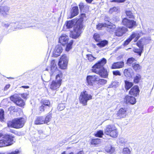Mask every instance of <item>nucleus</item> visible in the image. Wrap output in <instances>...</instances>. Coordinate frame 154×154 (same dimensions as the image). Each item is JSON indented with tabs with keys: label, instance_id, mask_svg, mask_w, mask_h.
Instances as JSON below:
<instances>
[{
	"label": "nucleus",
	"instance_id": "obj_60",
	"mask_svg": "<svg viewBox=\"0 0 154 154\" xmlns=\"http://www.w3.org/2000/svg\"><path fill=\"white\" fill-rule=\"evenodd\" d=\"M38 134L40 136L42 135L43 134L42 131L41 130H39L38 131Z\"/></svg>",
	"mask_w": 154,
	"mask_h": 154
},
{
	"label": "nucleus",
	"instance_id": "obj_9",
	"mask_svg": "<svg viewBox=\"0 0 154 154\" xmlns=\"http://www.w3.org/2000/svg\"><path fill=\"white\" fill-rule=\"evenodd\" d=\"M87 82L90 86H93L95 84L96 82H98L99 78L97 75H88L86 78Z\"/></svg>",
	"mask_w": 154,
	"mask_h": 154
},
{
	"label": "nucleus",
	"instance_id": "obj_43",
	"mask_svg": "<svg viewBox=\"0 0 154 154\" xmlns=\"http://www.w3.org/2000/svg\"><path fill=\"white\" fill-rule=\"evenodd\" d=\"M106 26V23H99L97 25V29L98 30H101L103 27H105Z\"/></svg>",
	"mask_w": 154,
	"mask_h": 154
},
{
	"label": "nucleus",
	"instance_id": "obj_16",
	"mask_svg": "<svg viewBox=\"0 0 154 154\" xmlns=\"http://www.w3.org/2000/svg\"><path fill=\"white\" fill-rule=\"evenodd\" d=\"M69 38L65 34H62L59 38V42L62 45H64L68 42Z\"/></svg>",
	"mask_w": 154,
	"mask_h": 154
},
{
	"label": "nucleus",
	"instance_id": "obj_48",
	"mask_svg": "<svg viewBox=\"0 0 154 154\" xmlns=\"http://www.w3.org/2000/svg\"><path fill=\"white\" fill-rule=\"evenodd\" d=\"M142 40L144 42V44H147L150 43L151 39L150 37H148L146 38L142 39Z\"/></svg>",
	"mask_w": 154,
	"mask_h": 154
},
{
	"label": "nucleus",
	"instance_id": "obj_24",
	"mask_svg": "<svg viewBox=\"0 0 154 154\" xmlns=\"http://www.w3.org/2000/svg\"><path fill=\"white\" fill-rule=\"evenodd\" d=\"M63 79V74L60 72L57 74L56 76L55 80H54L61 85Z\"/></svg>",
	"mask_w": 154,
	"mask_h": 154
},
{
	"label": "nucleus",
	"instance_id": "obj_18",
	"mask_svg": "<svg viewBox=\"0 0 154 154\" xmlns=\"http://www.w3.org/2000/svg\"><path fill=\"white\" fill-rule=\"evenodd\" d=\"M51 67L50 72L51 77V78L54 75H55V72L56 71L57 66L55 61L54 60H53L51 62Z\"/></svg>",
	"mask_w": 154,
	"mask_h": 154
},
{
	"label": "nucleus",
	"instance_id": "obj_36",
	"mask_svg": "<svg viewBox=\"0 0 154 154\" xmlns=\"http://www.w3.org/2000/svg\"><path fill=\"white\" fill-rule=\"evenodd\" d=\"M73 44V41L72 40L70 41L66 45V51H69L72 48V45Z\"/></svg>",
	"mask_w": 154,
	"mask_h": 154
},
{
	"label": "nucleus",
	"instance_id": "obj_19",
	"mask_svg": "<svg viewBox=\"0 0 154 154\" xmlns=\"http://www.w3.org/2000/svg\"><path fill=\"white\" fill-rule=\"evenodd\" d=\"M139 88L137 86H134L129 91V94L131 95L137 96L139 94Z\"/></svg>",
	"mask_w": 154,
	"mask_h": 154
},
{
	"label": "nucleus",
	"instance_id": "obj_58",
	"mask_svg": "<svg viewBox=\"0 0 154 154\" xmlns=\"http://www.w3.org/2000/svg\"><path fill=\"white\" fill-rule=\"evenodd\" d=\"M137 45L138 46L139 48L140 49H143V45L140 44H139L138 43H137Z\"/></svg>",
	"mask_w": 154,
	"mask_h": 154
},
{
	"label": "nucleus",
	"instance_id": "obj_59",
	"mask_svg": "<svg viewBox=\"0 0 154 154\" xmlns=\"http://www.w3.org/2000/svg\"><path fill=\"white\" fill-rule=\"evenodd\" d=\"M104 20L105 21L109 22L110 21V19L108 16H105Z\"/></svg>",
	"mask_w": 154,
	"mask_h": 154
},
{
	"label": "nucleus",
	"instance_id": "obj_34",
	"mask_svg": "<svg viewBox=\"0 0 154 154\" xmlns=\"http://www.w3.org/2000/svg\"><path fill=\"white\" fill-rule=\"evenodd\" d=\"M141 76L140 74H137L134 78V82L136 83H138L141 80Z\"/></svg>",
	"mask_w": 154,
	"mask_h": 154
},
{
	"label": "nucleus",
	"instance_id": "obj_3",
	"mask_svg": "<svg viewBox=\"0 0 154 154\" xmlns=\"http://www.w3.org/2000/svg\"><path fill=\"white\" fill-rule=\"evenodd\" d=\"M25 123L24 119L20 118L14 119L12 121H9L8 125L9 127L16 128H19L22 127Z\"/></svg>",
	"mask_w": 154,
	"mask_h": 154
},
{
	"label": "nucleus",
	"instance_id": "obj_6",
	"mask_svg": "<svg viewBox=\"0 0 154 154\" xmlns=\"http://www.w3.org/2000/svg\"><path fill=\"white\" fill-rule=\"evenodd\" d=\"M143 33L141 31L133 32L130 36V37L125 41L124 43V45L125 46L128 45L131 40L133 38H134V42H136L139 38L141 36L143 35Z\"/></svg>",
	"mask_w": 154,
	"mask_h": 154
},
{
	"label": "nucleus",
	"instance_id": "obj_14",
	"mask_svg": "<svg viewBox=\"0 0 154 154\" xmlns=\"http://www.w3.org/2000/svg\"><path fill=\"white\" fill-rule=\"evenodd\" d=\"M9 8L7 6L0 7V14L3 16H6L9 14Z\"/></svg>",
	"mask_w": 154,
	"mask_h": 154
},
{
	"label": "nucleus",
	"instance_id": "obj_51",
	"mask_svg": "<svg viewBox=\"0 0 154 154\" xmlns=\"http://www.w3.org/2000/svg\"><path fill=\"white\" fill-rule=\"evenodd\" d=\"M99 82L101 85H104L106 83L107 81L106 80L104 79H99Z\"/></svg>",
	"mask_w": 154,
	"mask_h": 154
},
{
	"label": "nucleus",
	"instance_id": "obj_41",
	"mask_svg": "<svg viewBox=\"0 0 154 154\" xmlns=\"http://www.w3.org/2000/svg\"><path fill=\"white\" fill-rule=\"evenodd\" d=\"M42 105H43V106H44V107L45 106H50L51 105L49 101L47 100H42Z\"/></svg>",
	"mask_w": 154,
	"mask_h": 154
},
{
	"label": "nucleus",
	"instance_id": "obj_1",
	"mask_svg": "<svg viewBox=\"0 0 154 154\" xmlns=\"http://www.w3.org/2000/svg\"><path fill=\"white\" fill-rule=\"evenodd\" d=\"M106 63V59L103 58L92 67V72L99 75L101 77L106 78L108 76V72L107 70L103 67Z\"/></svg>",
	"mask_w": 154,
	"mask_h": 154
},
{
	"label": "nucleus",
	"instance_id": "obj_62",
	"mask_svg": "<svg viewBox=\"0 0 154 154\" xmlns=\"http://www.w3.org/2000/svg\"><path fill=\"white\" fill-rule=\"evenodd\" d=\"M44 107V106H43V105H42L40 108V111H44V109L43 108Z\"/></svg>",
	"mask_w": 154,
	"mask_h": 154
},
{
	"label": "nucleus",
	"instance_id": "obj_47",
	"mask_svg": "<svg viewBox=\"0 0 154 154\" xmlns=\"http://www.w3.org/2000/svg\"><path fill=\"white\" fill-rule=\"evenodd\" d=\"M65 107L64 104H60L58 106L57 109L59 111H61L63 110Z\"/></svg>",
	"mask_w": 154,
	"mask_h": 154
},
{
	"label": "nucleus",
	"instance_id": "obj_4",
	"mask_svg": "<svg viewBox=\"0 0 154 154\" xmlns=\"http://www.w3.org/2000/svg\"><path fill=\"white\" fill-rule=\"evenodd\" d=\"M104 133L106 134L109 135L112 137L116 138L118 136L119 132L115 126L108 125L106 126L104 130Z\"/></svg>",
	"mask_w": 154,
	"mask_h": 154
},
{
	"label": "nucleus",
	"instance_id": "obj_56",
	"mask_svg": "<svg viewBox=\"0 0 154 154\" xmlns=\"http://www.w3.org/2000/svg\"><path fill=\"white\" fill-rule=\"evenodd\" d=\"M9 109L10 111H13V112H15L16 110V109L14 106H11Z\"/></svg>",
	"mask_w": 154,
	"mask_h": 154
},
{
	"label": "nucleus",
	"instance_id": "obj_53",
	"mask_svg": "<svg viewBox=\"0 0 154 154\" xmlns=\"http://www.w3.org/2000/svg\"><path fill=\"white\" fill-rule=\"evenodd\" d=\"M125 0H110V2L116 3H122L125 2Z\"/></svg>",
	"mask_w": 154,
	"mask_h": 154
},
{
	"label": "nucleus",
	"instance_id": "obj_54",
	"mask_svg": "<svg viewBox=\"0 0 154 154\" xmlns=\"http://www.w3.org/2000/svg\"><path fill=\"white\" fill-rule=\"evenodd\" d=\"M19 153V151L18 149H16L14 151L11 152H8L7 154H17Z\"/></svg>",
	"mask_w": 154,
	"mask_h": 154
},
{
	"label": "nucleus",
	"instance_id": "obj_10",
	"mask_svg": "<svg viewBox=\"0 0 154 154\" xmlns=\"http://www.w3.org/2000/svg\"><path fill=\"white\" fill-rule=\"evenodd\" d=\"M10 99L19 106H23L25 105V103L23 100L20 97L15 95L11 96L10 97Z\"/></svg>",
	"mask_w": 154,
	"mask_h": 154
},
{
	"label": "nucleus",
	"instance_id": "obj_27",
	"mask_svg": "<svg viewBox=\"0 0 154 154\" xmlns=\"http://www.w3.org/2000/svg\"><path fill=\"white\" fill-rule=\"evenodd\" d=\"M99 43L97 44V45L100 48H103L105 47L108 44V42L106 40L100 41Z\"/></svg>",
	"mask_w": 154,
	"mask_h": 154
},
{
	"label": "nucleus",
	"instance_id": "obj_23",
	"mask_svg": "<svg viewBox=\"0 0 154 154\" xmlns=\"http://www.w3.org/2000/svg\"><path fill=\"white\" fill-rule=\"evenodd\" d=\"M44 122V118L42 116L37 117L35 121V124L36 125L45 124Z\"/></svg>",
	"mask_w": 154,
	"mask_h": 154
},
{
	"label": "nucleus",
	"instance_id": "obj_11",
	"mask_svg": "<svg viewBox=\"0 0 154 154\" xmlns=\"http://www.w3.org/2000/svg\"><path fill=\"white\" fill-rule=\"evenodd\" d=\"M82 25L81 23L77 24L74 29V32L72 35V38H76L80 35L82 32Z\"/></svg>",
	"mask_w": 154,
	"mask_h": 154
},
{
	"label": "nucleus",
	"instance_id": "obj_17",
	"mask_svg": "<svg viewBox=\"0 0 154 154\" xmlns=\"http://www.w3.org/2000/svg\"><path fill=\"white\" fill-rule=\"evenodd\" d=\"M124 101L127 104L129 103L131 104H134L136 103V99L134 97L128 95L125 98Z\"/></svg>",
	"mask_w": 154,
	"mask_h": 154
},
{
	"label": "nucleus",
	"instance_id": "obj_33",
	"mask_svg": "<svg viewBox=\"0 0 154 154\" xmlns=\"http://www.w3.org/2000/svg\"><path fill=\"white\" fill-rule=\"evenodd\" d=\"M125 13L127 16L129 18H134V15L131 11L126 10L125 11Z\"/></svg>",
	"mask_w": 154,
	"mask_h": 154
},
{
	"label": "nucleus",
	"instance_id": "obj_2",
	"mask_svg": "<svg viewBox=\"0 0 154 154\" xmlns=\"http://www.w3.org/2000/svg\"><path fill=\"white\" fill-rule=\"evenodd\" d=\"M14 136L11 134H5L2 139L0 140V147L9 146L15 142L13 138Z\"/></svg>",
	"mask_w": 154,
	"mask_h": 154
},
{
	"label": "nucleus",
	"instance_id": "obj_50",
	"mask_svg": "<svg viewBox=\"0 0 154 154\" xmlns=\"http://www.w3.org/2000/svg\"><path fill=\"white\" fill-rule=\"evenodd\" d=\"M4 111L3 110H1L0 112V119L1 120H3L4 117Z\"/></svg>",
	"mask_w": 154,
	"mask_h": 154
},
{
	"label": "nucleus",
	"instance_id": "obj_26",
	"mask_svg": "<svg viewBox=\"0 0 154 154\" xmlns=\"http://www.w3.org/2000/svg\"><path fill=\"white\" fill-rule=\"evenodd\" d=\"M74 23V22L72 20L67 21L65 24L64 28H65L66 27L67 29L71 28L73 26Z\"/></svg>",
	"mask_w": 154,
	"mask_h": 154
},
{
	"label": "nucleus",
	"instance_id": "obj_35",
	"mask_svg": "<svg viewBox=\"0 0 154 154\" xmlns=\"http://www.w3.org/2000/svg\"><path fill=\"white\" fill-rule=\"evenodd\" d=\"M86 56V58L90 62H92L96 59V57L93 56L91 54H87Z\"/></svg>",
	"mask_w": 154,
	"mask_h": 154
},
{
	"label": "nucleus",
	"instance_id": "obj_61",
	"mask_svg": "<svg viewBox=\"0 0 154 154\" xmlns=\"http://www.w3.org/2000/svg\"><path fill=\"white\" fill-rule=\"evenodd\" d=\"M27 95L26 94H21V97L25 99L26 98Z\"/></svg>",
	"mask_w": 154,
	"mask_h": 154
},
{
	"label": "nucleus",
	"instance_id": "obj_13",
	"mask_svg": "<svg viewBox=\"0 0 154 154\" xmlns=\"http://www.w3.org/2000/svg\"><path fill=\"white\" fill-rule=\"evenodd\" d=\"M62 51V48L61 46L57 45L53 52V55L54 57H57L60 55Z\"/></svg>",
	"mask_w": 154,
	"mask_h": 154
},
{
	"label": "nucleus",
	"instance_id": "obj_7",
	"mask_svg": "<svg viewBox=\"0 0 154 154\" xmlns=\"http://www.w3.org/2000/svg\"><path fill=\"white\" fill-rule=\"evenodd\" d=\"M69 58L66 55H62L60 59L58 64L60 68L62 69H66L67 65Z\"/></svg>",
	"mask_w": 154,
	"mask_h": 154
},
{
	"label": "nucleus",
	"instance_id": "obj_28",
	"mask_svg": "<svg viewBox=\"0 0 154 154\" xmlns=\"http://www.w3.org/2000/svg\"><path fill=\"white\" fill-rule=\"evenodd\" d=\"M132 67L133 69L136 71H138L140 70L141 68V66L139 64L136 63H134L132 64Z\"/></svg>",
	"mask_w": 154,
	"mask_h": 154
},
{
	"label": "nucleus",
	"instance_id": "obj_8",
	"mask_svg": "<svg viewBox=\"0 0 154 154\" xmlns=\"http://www.w3.org/2000/svg\"><path fill=\"white\" fill-rule=\"evenodd\" d=\"M122 24L129 29H132L136 26V22L132 20L124 18L122 20Z\"/></svg>",
	"mask_w": 154,
	"mask_h": 154
},
{
	"label": "nucleus",
	"instance_id": "obj_44",
	"mask_svg": "<svg viewBox=\"0 0 154 154\" xmlns=\"http://www.w3.org/2000/svg\"><path fill=\"white\" fill-rule=\"evenodd\" d=\"M103 135V131L100 130L97 132L95 134V136L96 137H101Z\"/></svg>",
	"mask_w": 154,
	"mask_h": 154
},
{
	"label": "nucleus",
	"instance_id": "obj_64",
	"mask_svg": "<svg viewBox=\"0 0 154 154\" xmlns=\"http://www.w3.org/2000/svg\"><path fill=\"white\" fill-rule=\"evenodd\" d=\"M88 3H91L93 0H85Z\"/></svg>",
	"mask_w": 154,
	"mask_h": 154
},
{
	"label": "nucleus",
	"instance_id": "obj_42",
	"mask_svg": "<svg viewBox=\"0 0 154 154\" xmlns=\"http://www.w3.org/2000/svg\"><path fill=\"white\" fill-rule=\"evenodd\" d=\"M122 153L123 154H131V151L128 148H124L123 149Z\"/></svg>",
	"mask_w": 154,
	"mask_h": 154
},
{
	"label": "nucleus",
	"instance_id": "obj_49",
	"mask_svg": "<svg viewBox=\"0 0 154 154\" xmlns=\"http://www.w3.org/2000/svg\"><path fill=\"white\" fill-rule=\"evenodd\" d=\"M126 141L123 138H121L119 139V142L121 144H125L126 142Z\"/></svg>",
	"mask_w": 154,
	"mask_h": 154
},
{
	"label": "nucleus",
	"instance_id": "obj_30",
	"mask_svg": "<svg viewBox=\"0 0 154 154\" xmlns=\"http://www.w3.org/2000/svg\"><path fill=\"white\" fill-rule=\"evenodd\" d=\"M52 118L51 115L50 114H48L45 117V118H44V121L45 124L47 125L49 124V122L51 120Z\"/></svg>",
	"mask_w": 154,
	"mask_h": 154
},
{
	"label": "nucleus",
	"instance_id": "obj_31",
	"mask_svg": "<svg viewBox=\"0 0 154 154\" xmlns=\"http://www.w3.org/2000/svg\"><path fill=\"white\" fill-rule=\"evenodd\" d=\"M119 11V8L117 7H114L111 8L109 10V13L110 14L112 13L113 12H118Z\"/></svg>",
	"mask_w": 154,
	"mask_h": 154
},
{
	"label": "nucleus",
	"instance_id": "obj_63",
	"mask_svg": "<svg viewBox=\"0 0 154 154\" xmlns=\"http://www.w3.org/2000/svg\"><path fill=\"white\" fill-rule=\"evenodd\" d=\"M21 87L25 88H29V86H22Z\"/></svg>",
	"mask_w": 154,
	"mask_h": 154
},
{
	"label": "nucleus",
	"instance_id": "obj_12",
	"mask_svg": "<svg viewBox=\"0 0 154 154\" xmlns=\"http://www.w3.org/2000/svg\"><path fill=\"white\" fill-rule=\"evenodd\" d=\"M128 29L124 27H118L115 29L114 32L115 35L117 36H122L126 32Z\"/></svg>",
	"mask_w": 154,
	"mask_h": 154
},
{
	"label": "nucleus",
	"instance_id": "obj_39",
	"mask_svg": "<svg viewBox=\"0 0 154 154\" xmlns=\"http://www.w3.org/2000/svg\"><path fill=\"white\" fill-rule=\"evenodd\" d=\"M94 39L97 42H99L100 40V36L97 33H95L93 36Z\"/></svg>",
	"mask_w": 154,
	"mask_h": 154
},
{
	"label": "nucleus",
	"instance_id": "obj_25",
	"mask_svg": "<svg viewBox=\"0 0 154 154\" xmlns=\"http://www.w3.org/2000/svg\"><path fill=\"white\" fill-rule=\"evenodd\" d=\"M133 71L130 68L125 69L124 71V73L125 76L127 77H130L132 76Z\"/></svg>",
	"mask_w": 154,
	"mask_h": 154
},
{
	"label": "nucleus",
	"instance_id": "obj_37",
	"mask_svg": "<svg viewBox=\"0 0 154 154\" xmlns=\"http://www.w3.org/2000/svg\"><path fill=\"white\" fill-rule=\"evenodd\" d=\"M106 150L107 152L110 154H112L114 152L115 149L114 147L109 146L107 148H106Z\"/></svg>",
	"mask_w": 154,
	"mask_h": 154
},
{
	"label": "nucleus",
	"instance_id": "obj_38",
	"mask_svg": "<svg viewBox=\"0 0 154 154\" xmlns=\"http://www.w3.org/2000/svg\"><path fill=\"white\" fill-rule=\"evenodd\" d=\"M135 61H136V60L133 57H132L128 59L127 60V63L130 66L131 64Z\"/></svg>",
	"mask_w": 154,
	"mask_h": 154
},
{
	"label": "nucleus",
	"instance_id": "obj_57",
	"mask_svg": "<svg viewBox=\"0 0 154 154\" xmlns=\"http://www.w3.org/2000/svg\"><path fill=\"white\" fill-rule=\"evenodd\" d=\"M10 84H8L6 85L5 87L4 88V91L7 90L10 87Z\"/></svg>",
	"mask_w": 154,
	"mask_h": 154
},
{
	"label": "nucleus",
	"instance_id": "obj_20",
	"mask_svg": "<svg viewBox=\"0 0 154 154\" xmlns=\"http://www.w3.org/2000/svg\"><path fill=\"white\" fill-rule=\"evenodd\" d=\"M124 65L123 61L114 63L111 66L112 69H119L123 67Z\"/></svg>",
	"mask_w": 154,
	"mask_h": 154
},
{
	"label": "nucleus",
	"instance_id": "obj_22",
	"mask_svg": "<svg viewBox=\"0 0 154 154\" xmlns=\"http://www.w3.org/2000/svg\"><path fill=\"white\" fill-rule=\"evenodd\" d=\"M79 13V10L77 7H74L71 11L70 18H72L77 15Z\"/></svg>",
	"mask_w": 154,
	"mask_h": 154
},
{
	"label": "nucleus",
	"instance_id": "obj_15",
	"mask_svg": "<svg viewBox=\"0 0 154 154\" xmlns=\"http://www.w3.org/2000/svg\"><path fill=\"white\" fill-rule=\"evenodd\" d=\"M60 85H61L59 83L53 80L49 84V86L51 89L53 90H56L58 89Z\"/></svg>",
	"mask_w": 154,
	"mask_h": 154
},
{
	"label": "nucleus",
	"instance_id": "obj_55",
	"mask_svg": "<svg viewBox=\"0 0 154 154\" xmlns=\"http://www.w3.org/2000/svg\"><path fill=\"white\" fill-rule=\"evenodd\" d=\"M79 8L81 10H82L84 8V5L82 3H80L79 5Z\"/></svg>",
	"mask_w": 154,
	"mask_h": 154
},
{
	"label": "nucleus",
	"instance_id": "obj_29",
	"mask_svg": "<svg viewBox=\"0 0 154 154\" xmlns=\"http://www.w3.org/2000/svg\"><path fill=\"white\" fill-rule=\"evenodd\" d=\"M125 88L127 90H129L133 85L132 82H129L127 81H125Z\"/></svg>",
	"mask_w": 154,
	"mask_h": 154
},
{
	"label": "nucleus",
	"instance_id": "obj_32",
	"mask_svg": "<svg viewBox=\"0 0 154 154\" xmlns=\"http://www.w3.org/2000/svg\"><path fill=\"white\" fill-rule=\"evenodd\" d=\"M16 24V23H12L7 21L3 22L2 23V26L3 27L7 28L11 25V26Z\"/></svg>",
	"mask_w": 154,
	"mask_h": 154
},
{
	"label": "nucleus",
	"instance_id": "obj_5",
	"mask_svg": "<svg viewBox=\"0 0 154 154\" xmlns=\"http://www.w3.org/2000/svg\"><path fill=\"white\" fill-rule=\"evenodd\" d=\"M92 96L88 94L87 92L84 91L82 92L79 97V101L80 103L83 106H86L88 101L92 99Z\"/></svg>",
	"mask_w": 154,
	"mask_h": 154
},
{
	"label": "nucleus",
	"instance_id": "obj_46",
	"mask_svg": "<svg viewBox=\"0 0 154 154\" xmlns=\"http://www.w3.org/2000/svg\"><path fill=\"white\" fill-rule=\"evenodd\" d=\"M110 24H107L106 23V26L105 27H107L108 28L110 29H115L116 26L115 25L112 24V23H109Z\"/></svg>",
	"mask_w": 154,
	"mask_h": 154
},
{
	"label": "nucleus",
	"instance_id": "obj_40",
	"mask_svg": "<svg viewBox=\"0 0 154 154\" xmlns=\"http://www.w3.org/2000/svg\"><path fill=\"white\" fill-rule=\"evenodd\" d=\"M100 142V139L98 138L92 140L91 143L92 145H97Z\"/></svg>",
	"mask_w": 154,
	"mask_h": 154
},
{
	"label": "nucleus",
	"instance_id": "obj_21",
	"mask_svg": "<svg viewBox=\"0 0 154 154\" xmlns=\"http://www.w3.org/2000/svg\"><path fill=\"white\" fill-rule=\"evenodd\" d=\"M126 109L121 108L120 109L116 114L119 117H124L126 115Z\"/></svg>",
	"mask_w": 154,
	"mask_h": 154
},
{
	"label": "nucleus",
	"instance_id": "obj_45",
	"mask_svg": "<svg viewBox=\"0 0 154 154\" xmlns=\"http://www.w3.org/2000/svg\"><path fill=\"white\" fill-rule=\"evenodd\" d=\"M143 51V49H134L133 51L136 53L138 54L140 56H141V53H142Z\"/></svg>",
	"mask_w": 154,
	"mask_h": 154
},
{
	"label": "nucleus",
	"instance_id": "obj_52",
	"mask_svg": "<svg viewBox=\"0 0 154 154\" xmlns=\"http://www.w3.org/2000/svg\"><path fill=\"white\" fill-rule=\"evenodd\" d=\"M113 74L114 75L119 76L121 75V73L119 70H116L113 71Z\"/></svg>",
	"mask_w": 154,
	"mask_h": 154
}]
</instances>
